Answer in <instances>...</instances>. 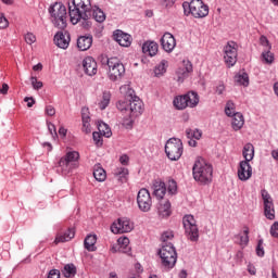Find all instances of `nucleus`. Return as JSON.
<instances>
[{"label": "nucleus", "instance_id": "nucleus-1", "mask_svg": "<svg viewBox=\"0 0 278 278\" xmlns=\"http://www.w3.org/2000/svg\"><path fill=\"white\" fill-rule=\"evenodd\" d=\"M92 2L90 0H71L68 2V14L72 25H77L81 22L84 29H90L92 27Z\"/></svg>", "mask_w": 278, "mask_h": 278}, {"label": "nucleus", "instance_id": "nucleus-2", "mask_svg": "<svg viewBox=\"0 0 278 278\" xmlns=\"http://www.w3.org/2000/svg\"><path fill=\"white\" fill-rule=\"evenodd\" d=\"M119 92L128 99V117H125V127H134V121L142 115L144 103L136 96V91L129 85H123Z\"/></svg>", "mask_w": 278, "mask_h": 278}, {"label": "nucleus", "instance_id": "nucleus-3", "mask_svg": "<svg viewBox=\"0 0 278 278\" xmlns=\"http://www.w3.org/2000/svg\"><path fill=\"white\" fill-rule=\"evenodd\" d=\"M192 173L193 179H195L199 184H202L203 186L212 184L214 169L212 165L205 162L203 159L200 157L194 162Z\"/></svg>", "mask_w": 278, "mask_h": 278}, {"label": "nucleus", "instance_id": "nucleus-4", "mask_svg": "<svg viewBox=\"0 0 278 278\" xmlns=\"http://www.w3.org/2000/svg\"><path fill=\"white\" fill-rule=\"evenodd\" d=\"M50 21L58 29H66L68 13L66 5L55 2L49 8Z\"/></svg>", "mask_w": 278, "mask_h": 278}, {"label": "nucleus", "instance_id": "nucleus-5", "mask_svg": "<svg viewBox=\"0 0 278 278\" xmlns=\"http://www.w3.org/2000/svg\"><path fill=\"white\" fill-rule=\"evenodd\" d=\"M186 16L192 15L193 18H205L210 14V7L202 0H192L191 2L182 3Z\"/></svg>", "mask_w": 278, "mask_h": 278}, {"label": "nucleus", "instance_id": "nucleus-6", "mask_svg": "<svg viewBox=\"0 0 278 278\" xmlns=\"http://www.w3.org/2000/svg\"><path fill=\"white\" fill-rule=\"evenodd\" d=\"M157 254L164 268H167V270L175 268V265L177 264V250H175L173 243H162Z\"/></svg>", "mask_w": 278, "mask_h": 278}, {"label": "nucleus", "instance_id": "nucleus-7", "mask_svg": "<svg viewBox=\"0 0 278 278\" xmlns=\"http://www.w3.org/2000/svg\"><path fill=\"white\" fill-rule=\"evenodd\" d=\"M165 153L172 162H177L184 155V142L179 138H170L165 143Z\"/></svg>", "mask_w": 278, "mask_h": 278}, {"label": "nucleus", "instance_id": "nucleus-8", "mask_svg": "<svg viewBox=\"0 0 278 278\" xmlns=\"http://www.w3.org/2000/svg\"><path fill=\"white\" fill-rule=\"evenodd\" d=\"M176 110H186V108H197L199 105V93L189 91L184 96H178L174 99Z\"/></svg>", "mask_w": 278, "mask_h": 278}, {"label": "nucleus", "instance_id": "nucleus-9", "mask_svg": "<svg viewBox=\"0 0 278 278\" xmlns=\"http://www.w3.org/2000/svg\"><path fill=\"white\" fill-rule=\"evenodd\" d=\"M109 66L108 77L111 81H118L123 79L125 75V65L118 61L116 58H111L106 60Z\"/></svg>", "mask_w": 278, "mask_h": 278}, {"label": "nucleus", "instance_id": "nucleus-10", "mask_svg": "<svg viewBox=\"0 0 278 278\" xmlns=\"http://www.w3.org/2000/svg\"><path fill=\"white\" fill-rule=\"evenodd\" d=\"M182 225L185 227V233L191 242L199 241V226H197V219L193 215H185L182 218Z\"/></svg>", "mask_w": 278, "mask_h": 278}, {"label": "nucleus", "instance_id": "nucleus-11", "mask_svg": "<svg viewBox=\"0 0 278 278\" xmlns=\"http://www.w3.org/2000/svg\"><path fill=\"white\" fill-rule=\"evenodd\" d=\"M224 60L227 66H236V62H238V43L236 41H228L224 47Z\"/></svg>", "mask_w": 278, "mask_h": 278}, {"label": "nucleus", "instance_id": "nucleus-12", "mask_svg": "<svg viewBox=\"0 0 278 278\" xmlns=\"http://www.w3.org/2000/svg\"><path fill=\"white\" fill-rule=\"evenodd\" d=\"M79 160V152L70 151L65 154V156L61 157L59 161V170H61L62 175H68L71 173L72 162H77Z\"/></svg>", "mask_w": 278, "mask_h": 278}, {"label": "nucleus", "instance_id": "nucleus-13", "mask_svg": "<svg viewBox=\"0 0 278 278\" xmlns=\"http://www.w3.org/2000/svg\"><path fill=\"white\" fill-rule=\"evenodd\" d=\"M137 205L140 212H151L153 200L151 199V193L147 188H142L138 191Z\"/></svg>", "mask_w": 278, "mask_h": 278}, {"label": "nucleus", "instance_id": "nucleus-14", "mask_svg": "<svg viewBox=\"0 0 278 278\" xmlns=\"http://www.w3.org/2000/svg\"><path fill=\"white\" fill-rule=\"evenodd\" d=\"M112 233H129L134 231V222L127 217H121L111 225Z\"/></svg>", "mask_w": 278, "mask_h": 278}, {"label": "nucleus", "instance_id": "nucleus-15", "mask_svg": "<svg viewBox=\"0 0 278 278\" xmlns=\"http://www.w3.org/2000/svg\"><path fill=\"white\" fill-rule=\"evenodd\" d=\"M261 197L263 199L264 216L267 220H275V203H273V197H270V193L266 189L261 191Z\"/></svg>", "mask_w": 278, "mask_h": 278}, {"label": "nucleus", "instance_id": "nucleus-16", "mask_svg": "<svg viewBox=\"0 0 278 278\" xmlns=\"http://www.w3.org/2000/svg\"><path fill=\"white\" fill-rule=\"evenodd\" d=\"M250 161H241L237 170L238 178L240 181H249L253 177V167Z\"/></svg>", "mask_w": 278, "mask_h": 278}, {"label": "nucleus", "instance_id": "nucleus-17", "mask_svg": "<svg viewBox=\"0 0 278 278\" xmlns=\"http://www.w3.org/2000/svg\"><path fill=\"white\" fill-rule=\"evenodd\" d=\"M54 45L59 49H68L71 45V34L68 31H59L54 35Z\"/></svg>", "mask_w": 278, "mask_h": 278}, {"label": "nucleus", "instance_id": "nucleus-18", "mask_svg": "<svg viewBox=\"0 0 278 278\" xmlns=\"http://www.w3.org/2000/svg\"><path fill=\"white\" fill-rule=\"evenodd\" d=\"M161 46L166 51V53H173L175 47H177V41L170 33H165L161 38Z\"/></svg>", "mask_w": 278, "mask_h": 278}, {"label": "nucleus", "instance_id": "nucleus-19", "mask_svg": "<svg viewBox=\"0 0 278 278\" xmlns=\"http://www.w3.org/2000/svg\"><path fill=\"white\" fill-rule=\"evenodd\" d=\"M113 38L121 47H131V41L134 40L131 35L118 29L114 31Z\"/></svg>", "mask_w": 278, "mask_h": 278}, {"label": "nucleus", "instance_id": "nucleus-20", "mask_svg": "<svg viewBox=\"0 0 278 278\" xmlns=\"http://www.w3.org/2000/svg\"><path fill=\"white\" fill-rule=\"evenodd\" d=\"M83 67L86 75H89V77L97 75V71H98L97 61L92 56H86L83 60Z\"/></svg>", "mask_w": 278, "mask_h": 278}, {"label": "nucleus", "instance_id": "nucleus-21", "mask_svg": "<svg viewBox=\"0 0 278 278\" xmlns=\"http://www.w3.org/2000/svg\"><path fill=\"white\" fill-rule=\"evenodd\" d=\"M153 194L159 201L166 197V184L162 180H155L152 186Z\"/></svg>", "mask_w": 278, "mask_h": 278}, {"label": "nucleus", "instance_id": "nucleus-22", "mask_svg": "<svg viewBox=\"0 0 278 278\" xmlns=\"http://www.w3.org/2000/svg\"><path fill=\"white\" fill-rule=\"evenodd\" d=\"M192 73V63L190 61H182V67L177 71L178 81H184Z\"/></svg>", "mask_w": 278, "mask_h": 278}, {"label": "nucleus", "instance_id": "nucleus-23", "mask_svg": "<svg viewBox=\"0 0 278 278\" xmlns=\"http://www.w3.org/2000/svg\"><path fill=\"white\" fill-rule=\"evenodd\" d=\"M160 46L155 41H146L142 45V52L144 53V55H150V58L157 55Z\"/></svg>", "mask_w": 278, "mask_h": 278}, {"label": "nucleus", "instance_id": "nucleus-24", "mask_svg": "<svg viewBox=\"0 0 278 278\" xmlns=\"http://www.w3.org/2000/svg\"><path fill=\"white\" fill-rule=\"evenodd\" d=\"M113 175L118 181H121V184H127V179H129V169L123 166L116 167L113 170Z\"/></svg>", "mask_w": 278, "mask_h": 278}, {"label": "nucleus", "instance_id": "nucleus-25", "mask_svg": "<svg viewBox=\"0 0 278 278\" xmlns=\"http://www.w3.org/2000/svg\"><path fill=\"white\" fill-rule=\"evenodd\" d=\"M81 118H83V131L85 134H90L92 129L90 128V109L83 108L81 109Z\"/></svg>", "mask_w": 278, "mask_h": 278}, {"label": "nucleus", "instance_id": "nucleus-26", "mask_svg": "<svg viewBox=\"0 0 278 278\" xmlns=\"http://www.w3.org/2000/svg\"><path fill=\"white\" fill-rule=\"evenodd\" d=\"M73 238H75V229L70 228L64 235L58 233L54 239V243L60 244L62 242H71V240H73Z\"/></svg>", "mask_w": 278, "mask_h": 278}, {"label": "nucleus", "instance_id": "nucleus-27", "mask_svg": "<svg viewBox=\"0 0 278 278\" xmlns=\"http://www.w3.org/2000/svg\"><path fill=\"white\" fill-rule=\"evenodd\" d=\"M92 47V36H80L77 39V48L79 51H88Z\"/></svg>", "mask_w": 278, "mask_h": 278}, {"label": "nucleus", "instance_id": "nucleus-28", "mask_svg": "<svg viewBox=\"0 0 278 278\" xmlns=\"http://www.w3.org/2000/svg\"><path fill=\"white\" fill-rule=\"evenodd\" d=\"M231 128L233 131H240L244 127V115L242 113H237L231 117Z\"/></svg>", "mask_w": 278, "mask_h": 278}, {"label": "nucleus", "instance_id": "nucleus-29", "mask_svg": "<svg viewBox=\"0 0 278 278\" xmlns=\"http://www.w3.org/2000/svg\"><path fill=\"white\" fill-rule=\"evenodd\" d=\"M172 210H170V201H162L159 205V216L161 218H168L170 216Z\"/></svg>", "mask_w": 278, "mask_h": 278}, {"label": "nucleus", "instance_id": "nucleus-30", "mask_svg": "<svg viewBox=\"0 0 278 278\" xmlns=\"http://www.w3.org/2000/svg\"><path fill=\"white\" fill-rule=\"evenodd\" d=\"M242 155L244 157L243 162H252L255 157V147H253V143H247L243 147Z\"/></svg>", "mask_w": 278, "mask_h": 278}, {"label": "nucleus", "instance_id": "nucleus-31", "mask_svg": "<svg viewBox=\"0 0 278 278\" xmlns=\"http://www.w3.org/2000/svg\"><path fill=\"white\" fill-rule=\"evenodd\" d=\"M91 18H93L97 23H104L105 22V12L99 7H92L91 9Z\"/></svg>", "mask_w": 278, "mask_h": 278}, {"label": "nucleus", "instance_id": "nucleus-32", "mask_svg": "<svg viewBox=\"0 0 278 278\" xmlns=\"http://www.w3.org/2000/svg\"><path fill=\"white\" fill-rule=\"evenodd\" d=\"M93 177L97 181H105L108 179V174L105 173V169L101 167L100 164H97L93 166Z\"/></svg>", "mask_w": 278, "mask_h": 278}, {"label": "nucleus", "instance_id": "nucleus-33", "mask_svg": "<svg viewBox=\"0 0 278 278\" xmlns=\"http://www.w3.org/2000/svg\"><path fill=\"white\" fill-rule=\"evenodd\" d=\"M84 244H85V249L87 251H90V252L97 251V247H96V244H97V235H88L85 238Z\"/></svg>", "mask_w": 278, "mask_h": 278}, {"label": "nucleus", "instance_id": "nucleus-34", "mask_svg": "<svg viewBox=\"0 0 278 278\" xmlns=\"http://www.w3.org/2000/svg\"><path fill=\"white\" fill-rule=\"evenodd\" d=\"M117 247L119 253H129L131 248H129V238L122 237L117 239Z\"/></svg>", "mask_w": 278, "mask_h": 278}, {"label": "nucleus", "instance_id": "nucleus-35", "mask_svg": "<svg viewBox=\"0 0 278 278\" xmlns=\"http://www.w3.org/2000/svg\"><path fill=\"white\" fill-rule=\"evenodd\" d=\"M110 101H112V92L104 90L102 92V98L98 103L100 110H105L108 105H110Z\"/></svg>", "mask_w": 278, "mask_h": 278}, {"label": "nucleus", "instance_id": "nucleus-36", "mask_svg": "<svg viewBox=\"0 0 278 278\" xmlns=\"http://www.w3.org/2000/svg\"><path fill=\"white\" fill-rule=\"evenodd\" d=\"M166 68H168V61L162 60L154 68L155 77H162L166 73Z\"/></svg>", "mask_w": 278, "mask_h": 278}, {"label": "nucleus", "instance_id": "nucleus-37", "mask_svg": "<svg viewBox=\"0 0 278 278\" xmlns=\"http://www.w3.org/2000/svg\"><path fill=\"white\" fill-rule=\"evenodd\" d=\"M235 81L239 86H244V88H247L249 86V74L247 73L237 74L235 76Z\"/></svg>", "mask_w": 278, "mask_h": 278}, {"label": "nucleus", "instance_id": "nucleus-38", "mask_svg": "<svg viewBox=\"0 0 278 278\" xmlns=\"http://www.w3.org/2000/svg\"><path fill=\"white\" fill-rule=\"evenodd\" d=\"M262 61L264 64H273L275 62V53L270 52V50H264L261 54Z\"/></svg>", "mask_w": 278, "mask_h": 278}, {"label": "nucleus", "instance_id": "nucleus-39", "mask_svg": "<svg viewBox=\"0 0 278 278\" xmlns=\"http://www.w3.org/2000/svg\"><path fill=\"white\" fill-rule=\"evenodd\" d=\"M63 275L66 278L75 277L77 275V267L74 264H66L63 269Z\"/></svg>", "mask_w": 278, "mask_h": 278}, {"label": "nucleus", "instance_id": "nucleus-40", "mask_svg": "<svg viewBox=\"0 0 278 278\" xmlns=\"http://www.w3.org/2000/svg\"><path fill=\"white\" fill-rule=\"evenodd\" d=\"M98 131L105 138H110L112 136V129H110V126L103 122L98 124Z\"/></svg>", "mask_w": 278, "mask_h": 278}, {"label": "nucleus", "instance_id": "nucleus-41", "mask_svg": "<svg viewBox=\"0 0 278 278\" xmlns=\"http://www.w3.org/2000/svg\"><path fill=\"white\" fill-rule=\"evenodd\" d=\"M225 114L226 116H228L229 118H231L232 116H236V114H238V112H236V103H233V101L229 100L226 103L225 106Z\"/></svg>", "mask_w": 278, "mask_h": 278}, {"label": "nucleus", "instance_id": "nucleus-42", "mask_svg": "<svg viewBox=\"0 0 278 278\" xmlns=\"http://www.w3.org/2000/svg\"><path fill=\"white\" fill-rule=\"evenodd\" d=\"M240 240V247H248L249 245V227H244L242 233L238 235Z\"/></svg>", "mask_w": 278, "mask_h": 278}, {"label": "nucleus", "instance_id": "nucleus-43", "mask_svg": "<svg viewBox=\"0 0 278 278\" xmlns=\"http://www.w3.org/2000/svg\"><path fill=\"white\" fill-rule=\"evenodd\" d=\"M186 136L189 139L201 140V136H203V132L197 128L195 129L188 128L186 130Z\"/></svg>", "mask_w": 278, "mask_h": 278}, {"label": "nucleus", "instance_id": "nucleus-44", "mask_svg": "<svg viewBox=\"0 0 278 278\" xmlns=\"http://www.w3.org/2000/svg\"><path fill=\"white\" fill-rule=\"evenodd\" d=\"M165 188L167 190V194L170 197L177 194V181L174 179H170L166 182Z\"/></svg>", "mask_w": 278, "mask_h": 278}, {"label": "nucleus", "instance_id": "nucleus-45", "mask_svg": "<svg viewBox=\"0 0 278 278\" xmlns=\"http://www.w3.org/2000/svg\"><path fill=\"white\" fill-rule=\"evenodd\" d=\"M117 110H119V112H124V114H125L124 121H125V118H129V102L128 101L121 100L117 103Z\"/></svg>", "mask_w": 278, "mask_h": 278}, {"label": "nucleus", "instance_id": "nucleus-46", "mask_svg": "<svg viewBox=\"0 0 278 278\" xmlns=\"http://www.w3.org/2000/svg\"><path fill=\"white\" fill-rule=\"evenodd\" d=\"M93 142L97 144V147H102L103 146V135L99 131H94L92 134Z\"/></svg>", "mask_w": 278, "mask_h": 278}, {"label": "nucleus", "instance_id": "nucleus-47", "mask_svg": "<svg viewBox=\"0 0 278 278\" xmlns=\"http://www.w3.org/2000/svg\"><path fill=\"white\" fill-rule=\"evenodd\" d=\"M175 3H177V0H160V5L164 8V10H170Z\"/></svg>", "mask_w": 278, "mask_h": 278}, {"label": "nucleus", "instance_id": "nucleus-48", "mask_svg": "<svg viewBox=\"0 0 278 278\" xmlns=\"http://www.w3.org/2000/svg\"><path fill=\"white\" fill-rule=\"evenodd\" d=\"M173 238H175V235H173V231H165L161 236V240H162L163 244H170V242H168V240H173Z\"/></svg>", "mask_w": 278, "mask_h": 278}, {"label": "nucleus", "instance_id": "nucleus-49", "mask_svg": "<svg viewBox=\"0 0 278 278\" xmlns=\"http://www.w3.org/2000/svg\"><path fill=\"white\" fill-rule=\"evenodd\" d=\"M30 84H31L34 90H40V89H42V86H43L42 81L38 80V78L36 76L30 77Z\"/></svg>", "mask_w": 278, "mask_h": 278}, {"label": "nucleus", "instance_id": "nucleus-50", "mask_svg": "<svg viewBox=\"0 0 278 278\" xmlns=\"http://www.w3.org/2000/svg\"><path fill=\"white\" fill-rule=\"evenodd\" d=\"M260 43L262 45V47L265 48V50H270L273 49V46L270 45V41L268 40V38L264 35H262L260 37Z\"/></svg>", "mask_w": 278, "mask_h": 278}, {"label": "nucleus", "instance_id": "nucleus-51", "mask_svg": "<svg viewBox=\"0 0 278 278\" xmlns=\"http://www.w3.org/2000/svg\"><path fill=\"white\" fill-rule=\"evenodd\" d=\"M24 40L27 45H34V42H36V35H34L33 33H27L24 36Z\"/></svg>", "mask_w": 278, "mask_h": 278}, {"label": "nucleus", "instance_id": "nucleus-52", "mask_svg": "<svg viewBox=\"0 0 278 278\" xmlns=\"http://www.w3.org/2000/svg\"><path fill=\"white\" fill-rule=\"evenodd\" d=\"M264 241L263 240H260L258 243H257V247H256V255L258 257H264Z\"/></svg>", "mask_w": 278, "mask_h": 278}, {"label": "nucleus", "instance_id": "nucleus-53", "mask_svg": "<svg viewBox=\"0 0 278 278\" xmlns=\"http://www.w3.org/2000/svg\"><path fill=\"white\" fill-rule=\"evenodd\" d=\"M226 90L225 83L219 81L217 86H215V92L216 94L220 96L224 94Z\"/></svg>", "mask_w": 278, "mask_h": 278}, {"label": "nucleus", "instance_id": "nucleus-54", "mask_svg": "<svg viewBox=\"0 0 278 278\" xmlns=\"http://www.w3.org/2000/svg\"><path fill=\"white\" fill-rule=\"evenodd\" d=\"M10 22H8V18H5V15L3 13H0V29H5L9 27Z\"/></svg>", "mask_w": 278, "mask_h": 278}, {"label": "nucleus", "instance_id": "nucleus-55", "mask_svg": "<svg viewBox=\"0 0 278 278\" xmlns=\"http://www.w3.org/2000/svg\"><path fill=\"white\" fill-rule=\"evenodd\" d=\"M270 236H273V238H278V223L277 222H275L270 227Z\"/></svg>", "mask_w": 278, "mask_h": 278}, {"label": "nucleus", "instance_id": "nucleus-56", "mask_svg": "<svg viewBox=\"0 0 278 278\" xmlns=\"http://www.w3.org/2000/svg\"><path fill=\"white\" fill-rule=\"evenodd\" d=\"M119 163L122 164V166H129V155L122 154L119 156Z\"/></svg>", "mask_w": 278, "mask_h": 278}, {"label": "nucleus", "instance_id": "nucleus-57", "mask_svg": "<svg viewBox=\"0 0 278 278\" xmlns=\"http://www.w3.org/2000/svg\"><path fill=\"white\" fill-rule=\"evenodd\" d=\"M48 278H60V270L51 269L48 274Z\"/></svg>", "mask_w": 278, "mask_h": 278}, {"label": "nucleus", "instance_id": "nucleus-58", "mask_svg": "<svg viewBox=\"0 0 278 278\" xmlns=\"http://www.w3.org/2000/svg\"><path fill=\"white\" fill-rule=\"evenodd\" d=\"M24 101L27 103V108H34V105H36V100H34L31 97H26Z\"/></svg>", "mask_w": 278, "mask_h": 278}, {"label": "nucleus", "instance_id": "nucleus-59", "mask_svg": "<svg viewBox=\"0 0 278 278\" xmlns=\"http://www.w3.org/2000/svg\"><path fill=\"white\" fill-rule=\"evenodd\" d=\"M46 114H48V116H55V108L51 105L46 106Z\"/></svg>", "mask_w": 278, "mask_h": 278}, {"label": "nucleus", "instance_id": "nucleus-60", "mask_svg": "<svg viewBox=\"0 0 278 278\" xmlns=\"http://www.w3.org/2000/svg\"><path fill=\"white\" fill-rule=\"evenodd\" d=\"M48 129H49V132L51 134V136H58V131L55 130V125L51 124V123H48Z\"/></svg>", "mask_w": 278, "mask_h": 278}, {"label": "nucleus", "instance_id": "nucleus-61", "mask_svg": "<svg viewBox=\"0 0 278 278\" xmlns=\"http://www.w3.org/2000/svg\"><path fill=\"white\" fill-rule=\"evenodd\" d=\"M10 90V86L8 84H3L2 88L0 89V94H5Z\"/></svg>", "mask_w": 278, "mask_h": 278}, {"label": "nucleus", "instance_id": "nucleus-62", "mask_svg": "<svg viewBox=\"0 0 278 278\" xmlns=\"http://www.w3.org/2000/svg\"><path fill=\"white\" fill-rule=\"evenodd\" d=\"M67 131H68V130H66V128L61 127V128L59 129V136H61V138H66Z\"/></svg>", "mask_w": 278, "mask_h": 278}, {"label": "nucleus", "instance_id": "nucleus-63", "mask_svg": "<svg viewBox=\"0 0 278 278\" xmlns=\"http://www.w3.org/2000/svg\"><path fill=\"white\" fill-rule=\"evenodd\" d=\"M271 157H274V160H277V162H278V150L271 151Z\"/></svg>", "mask_w": 278, "mask_h": 278}, {"label": "nucleus", "instance_id": "nucleus-64", "mask_svg": "<svg viewBox=\"0 0 278 278\" xmlns=\"http://www.w3.org/2000/svg\"><path fill=\"white\" fill-rule=\"evenodd\" d=\"M274 92L278 97V81L274 84Z\"/></svg>", "mask_w": 278, "mask_h": 278}]
</instances>
